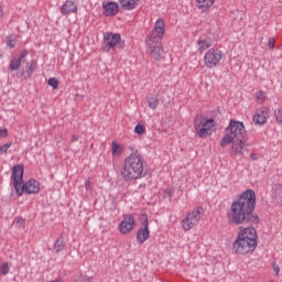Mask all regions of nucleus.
Here are the masks:
<instances>
[{"label":"nucleus","mask_w":282,"mask_h":282,"mask_svg":"<svg viewBox=\"0 0 282 282\" xmlns=\"http://www.w3.org/2000/svg\"><path fill=\"white\" fill-rule=\"evenodd\" d=\"M20 191H22L21 197L23 196V193H28V195H37V193H41V183L31 178L20 185Z\"/></svg>","instance_id":"obj_11"},{"label":"nucleus","mask_w":282,"mask_h":282,"mask_svg":"<svg viewBox=\"0 0 282 282\" xmlns=\"http://www.w3.org/2000/svg\"><path fill=\"white\" fill-rule=\"evenodd\" d=\"M28 54H30V52H28V50H24L18 58H21V61H23L25 56H28Z\"/></svg>","instance_id":"obj_35"},{"label":"nucleus","mask_w":282,"mask_h":282,"mask_svg":"<svg viewBox=\"0 0 282 282\" xmlns=\"http://www.w3.org/2000/svg\"><path fill=\"white\" fill-rule=\"evenodd\" d=\"M94 278L93 276H84V282H93Z\"/></svg>","instance_id":"obj_38"},{"label":"nucleus","mask_w":282,"mask_h":282,"mask_svg":"<svg viewBox=\"0 0 282 282\" xmlns=\"http://www.w3.org/2000/svg\"><path fill=\"white\" fill-rule=\"evenodd\" d=\"M243 133H246V126H243V122L231 120L225 130L220 147L226 148L228 144H232L231 151L234 155H241V153H243V147H246Z\"/></svg>","instance_id":"obj_2"},{"label":"nucleus","mask_w":282,"mask_h":282,"mask_svg":"<svg viewBox=\"0 0 282 282\" xmlns=\"http://www.w3.org/2000/svg\"><path fill=\"white\" fill-rule=\"evenodd\" d=\"M164 32H166V23H164V20L159 19L154 23V28L148 39L152 41H162V39H164Z\"/></svg>","instance_id":"obj_13"},{"label":"nucleus","mask_w":282,"mask_h":282,"mask_svg":"<svg viewBox=\"0 0 282 282\" xmlns=\"http://www.w3.org/2000/svg\"><path fill=\"white\" fill-rule=\"evenodd\" d=\"M232 250L236 254L254 252L257 250V229L254 227H239Z\"/></svg>","instance_id":"obj_4"},{"label":"nucleus","mask_w":282,"mask_h":282,"mask_svg":"<svg viewBox=\"0 0 282 282\" xmlns=\"http://www.w3.org/2000/svg\"><path fill=\"white\" fill-rule=\"evenodd\" d=\"M77 11H78V6L75 4V2L72 0H66L61 8V12L63 17H67V14H74Z\"/></svg>","instance_id":"obj_17"},{"label":"nucleus","mask_w":282,"mask_h":282,"mask_svg":"<svg viewBox=\"0 0 282 282\" xmlns=\"http://www.w3.org/2000/svg\"><path fill=\"white\" fill-rule=\"evenodd\" d=\"M196 3L199 10H208L209 8H213L215 0H196Z\"/></svg>","instance_id":"obj_21"},{"label":"nucleus","mask_w":282,"mask_h":282,"mask_svg":"<svg viewBox=\"0 0 282 282\" xmlns=\"http://www.w3.org/2000/svg\"><path fill=\"white\" fill-rule=\"evenodd\" d=\"M148 105L151 109H158V106L160 105V99L155 96H151L148 98Z\"/></svg>","instance_id":"obj_24"},{"label":"nucleus","mask_w":282,"mask_h":282,"mask_svg":"<svg viewBox=\"0 0 282 282\" xmlns=\"http://www.w3.org/2000/svg\"><path fill=\"white\" fill-rule=\"evenodd\" d=\"M274 117L276 122H279V124H282V109L281 108H276L274 110Z\"/></svg>","instance_id":"obj_29"},{"label":"nucleus","mask_w":282,"mask_h":282,"mask_svg":"<svg viewBox=\"0 0 282 282\" xmlns=\"http://www.w3.org/2000/svg\"><path fill=\"white\" fill-rule=\"evenodd\" d=\"M124 182H135L144 177V159L140 152L134 151L126 156L119 171Z\"/></svg>","instance_id":"obj_3"},{"label":"nucleus","mask_w":282,"mask_h":282,"mask_svg":"<svg viewBox=\"0 0 282 282\" xmlns=\"http://www.w3.org/2000/svg\"><path fill=\"white\" fill-rule=\"evenodd\" d=\"M141 0H119L122 10H135Z\"/></svg>","instance_id":"obj_19"},{"label":"nucleus","mask_w":282,"mask_h":282,"mask_svg":"<svg viewBox=\"0 0 282 282\" xmlns=\"http://www.w3.org/2000/svg\"><path fill=\"white\" fill-rule=\"evenodd\" d=\"M85 188H86V191H91L94 188L91 181H89V180L85 181Z\"/></svg>","instance_id":"obj_33"},{"label":"nucleus","mask_w":282,"mask_h":282,"mask_svg":"<svg viewBox=\"0 0 282 282\" xmlns=\"http://www.w3.org/2000/svg\"><path fill=\"white\" fill-rule=\"evenodd\" d=\"M202 207H195L191 212L186 214V216L181 220V228L188 232V230H193L199 220L202 219Z\"/></svg>","instance_id":"obj_7"},{"label":"nucleus","mask_w":282,"mask_h":282,"mask_svg":"<svg viewBox=\"0 0 282 282\" xmlns=\"http://www.w3.org/2000/svg\"><path fill=\"white\" fill-rule=\"evenodd\" d=\"M111 151L112 158H120V155H122V151H124V148H122V144L118 143V141H112Z\"/></svg>","instance_id":"obj_20"},{"label":"nucleus","mask_w":282,"mask_h":282,"mask_svg":"<svg viewBox=\"0 0 282 282\" xmlns=\"http://www.w3.org/2000/svg\"><path fill=\"white\" fill-rule=\"evenodd\" d=\"M47 85L53 89H58V79H56V77H52L48 79Z\"/></svg>","instance_id":"obj_28"},{"label":"nucleus","mask_w":282,"mask_h":282,"mask_svg":"<svg viewBox=\"0 0 282 282\" xmlns=\"http://www.w3.org/2000/svg\"><path fill=\"white\" fill-rule=\"evenodd\" d=\"M21 63H22V59L19 58V57H14L10 65H9V69L10 72H17V69H19L21 67Z\"/></svg>","instance_id":"obj_22"},{"label":"nucleus","mask_w":282,"mask_h":282,"mask_svg":"<svg viewBox=\"0 0 282 282\" xmlns=\"http://www.w3.org/2000/svg\"><path fill=\"white\" fill-rule=\"evenodd\" d=\"M268 118H270V110L268 108L263 107V108L256 110V112L252 117V121L258 127H261L262 124H265V122H268Z\"/></svg>","instance_id":"obj_15"},{"label":"nucleus","mask_w":282,"mask_h":282,"mask_svg":"<svg viewBox=\"0 0 282 282\" xmlns=\"http://www.w3.org/2000/svg\"><path fill=\"white\" fill-rule=\"evenodd\" d=\"M34 69H36V62L31 61L30 63L26 64V74L28 76H32L34 73Z\"/></svg>","instance_id":"obj_25"},{"label":"nucleus","mask_w":282,"mask_h":282,"mask_svg":"<svg viewBox=\"0 0 282 282\" xmlns=\"http://www.w3.org/2000/svg\"><path fill=\"white\" fill-rule=\"evenodd\" d=\"M194 129L198 138H209L217 131L215 119L198 115L194 119Z\"/></svg>","instance_id":"obj_5"},{"label":"nucleus","mask_w":282,"mask_h":282,"mask_svg":"<svg viewBox=\"0 0 282 282\" xmlns=\"http://www.w3.org/2000/svg\"><path fill=\"white\" fill-rule=\"evenodd\" d=\"M196 47L198 54H204L206 50H210V47H213V40L210 37L198 39L196 42Z\"/></svg>","instance_id":"obj_16"},{"label":"nucleus","mask_w":282,"mask_h":282,"mask_svg":"<svg viewBox=\"0 0 282 282\" xmlns=\"http://www.w3.org/2000/svg\"><path fill=\"white\" fill-rule=\"evenodd\" d=\"M0 138H8V129L0 128Z\"/></svg>","instance_id":"obj_34"},{"label":"nucleus","mask_w":282,"mask_h":282,"mask_svg":"<svg viewBox=\"0 0 282 282\" xmlns=\"http://www.w3.org/2000/svg\"><path fill=\"white\" fill-rule=\"evenodd\" d=\"M135 228V218L132 215H124L122 220L119 223V232L121 235H131Z\"/></svg>","instance_id":"obj_12"},{"label":"nucleus","mask_w":282,"mask_h":282,"mask_svg":"<svg viewBox=\"0 0 282 282\" xmlns=\"http://www.w3.org/2000/svg\"><path fill=\"white\" fill-rule=\"evenodd\" d=\"M221 61H224V51L219 47H212L203 57V63L206 69H215V67H219Z\"/></svg>","instance_id":"obj_6"},{"label":"nucleus","mask_w":282,"mask_h":282,"mask_svg":"<svg viewBox=\"0 0 282 282\" xmlns=\"http://www.w3.org/2000/svg\"><path fill=\"white\" fill-rule=\"evenodd\" d=\"M256 100L257 102H260V104L265 102V93L263 90H258L256 93Z\"/></svg>","instance_id":"obj_26"},{"label":"nucleus","mask_w":282,"mask_h":282,"mask_svg":"<svg viewBox=\"0 0 282 282\" xmlns=\"http://www.w3.org/2000/svg\"><path fill=\"white\" fill-rule=\"evenodd\" d=\"M9 149H10V143H7L0 148V151H3L6 153V151H8Z\"/></svg>","instance_id":"obj_36"},{"label":"nucleus","mask_w":282,"mask_h":282,"mask_svg":"<svg viewBox=\"0 0 282 282\" xmlns=\"http://www.w3.org/2000/svg\"><path fill=\"white\" fill-rule=\"evenodd\" d=\"M274 43H275L274 37H270L268 41L269 50H274Z\"/></svg>","instance_id":"obj_32"},{"label":"nucleus","mask_w":282,"mask_h":282,"mask_svg":"<svg viewBox=\"0 0 282 282\" xmlns=\"http://www.w3.org/2000/svg\"><path fill=\"white\" fill-rule=\"evenodd\" d=\"M54 250L55 252H63V250H65V241L63 240V238H57L54 243Z\"/></svg>","instance_id":"obj_23"},{"label":"nucleus","mask_w":282,"mask_h":282,"mask_svg":"<svg viewBox=\"0 0 282 282\" xmlns=\"http://www.w3.org/2000/svg\"><path fill=\"white\" fill-rule=\"evenodd\" d=\"M104 52H111V50H115L116 47L119 50L124 48V43L119 33H107L104 36Z\"/></svg>","instance_id":"obj_8"},{"label":"nucleus","mask_w":282,"mask_h":282,"mask_svg":"<svg viewBox=\"0 0 282 282\" xmlns=\"http://www.w3.org/2000/svg\"><path fill=\"white\" fill-rule=\"evenodd\" d=\"M151 231H149V216L143 215L141 220V227L137 234V241H139V243H144V241L149 239Z\"/></svg>","instance_id":"obj_14"},{"label":"nucleus","mask_w":282,"mask_h":282,"mask_svg":"<svg viewBox=\"0 0 282 282\" xmlns=\"http://www.w3.org/2000/svg\"><path fill=\"white\" fill-rule=\"evenodd\" d=\"M8 272H10V265L8 264V262H3L1 265H0V274H8Z\"/></svg>","instance_id":"obj_30"},{"label":"nucleus","mask_w":282,"mask_h":282,"mask_svg":"<svg viewBox=\"0 0 282 282\" xmlns=\"http://www.w3.org/2000/svg\"><path fill=\"white\" fill-rule=\"evenodd\" d=\"M102 8L106 17H116L120 7L118 6V2H106Z\"/></svg>","instance_id":"obj_18"},{"label":"nucleus","mask_w":282,"mask_h":282,"mask_svg":"<svg viewBox=\"0 0 282 282\" xmlns=\"http://www.w3.org/2000/svg\"><path fill=\"white\" fill-rule=\"evenodd\" d=\"M7 45H8V47H11V48H13L14 47V40H8L7 41Z\"/></svg>","instance_id":"obj_37"},{"label":"nucleus","mask_w":282,"mask_h":282,"mask_svg":"<svg viewBox=\"0 0 282 282\" xmlns=\"http://www.w3.org/2000/svg\"><path fill=\"white\" fill-rule=\"evenodd\" d=\"M145 43H147V47H148V54L152 58H154V61H161L162 59V54L164 52L162 50L161 41L147 39Z\"/></svg>","instance_id":"obj_9"},{"label":"nucleus","mask_w":282,"mask_h":282,"mask_svg":"<svg viewBox=\"0 0 282 282\" xmlns=\"http://www.w3.org/2000/svg\"><path fill=\"white\" fill-rule=\"evenodd\" d=\"M11 177L13 180V187L17 195L21 197V184H23V165H14L12 169Z\"/></svg>","instance_id":"obj_10"},{"label":"nucleus","mask_w":282,"mask_h":282,"mask_svg":"<svg viewBox=\"0 0 282 282\" xmlns=\"http://www.w3.org/2000/svg\"><path fill=\"white\" fill-rule=\"evenodd\" d=\"M257 206V194L252 189L245 191L238 199L234 200L227 213L229 224H259V216L253 215Z\"/></svg>","instance_id":"obj_1"},{"label":"nucleus","mask_w":282,"mask_h":282,"mask_svg":"<svg viewBox=\"0 0 282 282\" xmlns=\"http://www.w3.org/2000/svg\"><path fill=\"white\" fill-rule=\"evenodd\" d=\"M134 132L138 134V135H144V133H147V128H144V126L142 124H137L134 127Z\"/></svg>","instance_id":"obj_27"},{"label":"nucleus","mask_w":282,"mask_h":282,"mask_svg":"<svg viewBox=\"0 0 282 282\" xmlns=\"http://www.w3.org/2000/svg\"><path fill=\"white\" fill-rule=\"evenodd\" d=\"M70 140H72V142H78V135L73 134V135L70 137Z\"/></svg>","instance_id":"obj_39"},{"label":"nucleus","mask_w":282,"mask_h":282,"mask_svg":"<svg viewBox=\"0 0 282 282\" xmlns=\"http://www.w3.org/2000/svg\"><path fill=\"white\" fill-rule=\"evenodd\" d=\"M17 225L20 227V228H23V226H25V219L23 217H19L17 219Z\"/></svg>","instance_id":"obj_31"}]
</instances>
